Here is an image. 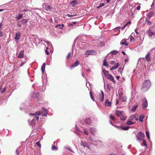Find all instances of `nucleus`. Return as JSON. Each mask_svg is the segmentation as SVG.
Here are the masks:
<instances>
[{"label": "nucleus", "mask_w": 155, "mask_h": 155, "mask_svg": "<svg viewBox=\"0 0 155 155\" xmlns=\"http://www.w3.org/2000/svg\"><path fill=\"white\" fill-rule=\"evenodd\" d=\"M151 86V82L150 80H146L144 81L142 84V87L141 90L142 92H144L147 91Z\"/></svg>", "instance_id": "1"}, {"label": "nucleus", "mask_w": 155, "mask_h": 155, "mask_svg": "<svg viewBox=\"0 0 155 155\" xmlns=\"http://www.w3.org/2000/svg\"><path fill=\"white\" fill-rule=\"evenodd\" d=\"M42 111H39L35 112V113H30L29 114L32 116H34V117L33 119L32 122L30 124L32 126H35V120L37 121L39 120V117L38 115H40L43 113Z\"/></svg>", "instance_id": "2"}, {"label": "nucleus", "mask_w": 155, "mask_h": 155, "mask_svg": "<svg viewBox=\"0 0 155 155\" xmlns=\"http://www.w3.org/2000/svg\"><path fill=\"white\" fill-rule=\"evenodd\" d=\"M115 114L122 120H124L126 119L127 117L123 111L116 110Z\"/></svg>", "instance_id": "3"}, {"label": "nucleus", "mask_w": 155, "mask_h": 155, "mask_svg": "<svg viewBox=\"0 0 155 155\" xmlns=\"http://www.w3.org/2000/svg\"><path fill=\"white\" fill-rule=\"evenodd\" d=\"M148 34L149 37L154 35H155V27L153 26L150 27Z\"/></svg>", "instance_id": "4"}, {"label": "nucleus", "mask_w": 155, "mask_h": 155, "mask_svg": "<svg viewBox=\"0 0 155 155\" xmlns=\"http://www.w3.org/2000/svg\"><path fill=\"white\" fill-rule=\"evenodd\" d=\"M85 57H87L88 55H95L96 54V51L94 50H88L85 52Z\"/></svg>", "instance_id": "5"}, {"label": "nucleus", "mask_w": 155, "mask_h": 155, "mask_svg": "<svg viewBox=\"0 0 155 155\" xmlns=\"http://www.w3.org/2000/svg\"><path fill=\"white\" fill-rule=\"evenodd\" d=\"M144 137V134L142 132H139L137 135L136 137L137 139L139 140H142Z\"/></svg>", "instance_id": "6"}, {"label": "nucleus", "mask_w": 155, "mask_h": 155, "mask_svg": "<svg viewBox=\"0 0 155 155\" xmlns=\"http://www.w3.org/2000/svg\"><path fill=\"white\" fill-rule=\"evenodd\" d=\"M143 103L142 107L143 109H146L148 106V102L146 99L144 98L142 100Z\"/></svg>", "instance_id": "7"}, {"label": "nucleus", "mask_w": 155, "mask_h": 155, "mask_svg": "<svg viewBox=\"0 0 155 155\" xmlns=\"http://www.w3.org/2000/svg\"><path fill=\"white\" fill-rule=\"evenodd\" d=\"M45 7L46 10L48 12L51 11L53 9V7L52 6L48 5V4L45 5Z\"/></svg>", "instance_id": "8"}, {"label": "nucleus", "mask_w": 155, "mask_h": 155, "mask_svg": "<svg viewBox=\"0 0 155 155\" xmlns=\"http://www.w3.org/2000/svg\"><path fill=\"white\" fill-rule=\"evenodd\" d=\"M106 77L108 79H109L111 80L112 81L114 82V83H116V82L114 79V77L112 75L110 74H109Z\"/></svg>", "instance_id": "9"}, {"label": "nucleus", "mask_w": 155, "mask_h": 155, "mask_svg": "<svg viewBox=\"0 0 155 155\" xmlns=\"http://www.w3.org/2000/svg\"><path fill=\"white\" fill-rule=\"evenodd\" d=\"M81 145L83 146L84 147H86L90 149L89 146L86 142L81 141Z\"/></svg>", "instance_id": "10"}, {"label": "nucleus", "mask_w": 155, "mask_h": 155, "mask_svg": "<svg viewBox=\"0 0 155 155\" xmlns=\"http://www.w3.org/2000/svg\"><path fill=\"white\" fill-rule=\"evenodd\" d=\"M92 120H92L91 118H86L84 120V121L86 124H87L90 125L92 123Z\"/></svg>", "instance_id": "11"}, {"label": "nucleus", "mask_w": 155, "mask_h": 155, "mask_svg": "<svg viewBox=\"0 0 155 155\" xmlns=\"http://www.w3.org/2000/svg\"><path fill=\"white\" fill-rule=\"evenodd\" d=\"M101 93L99 94V98L100 101H103L104 99V94L102 91H101Z\"/></svg>", "instance_id": "12"}, {"label": "nucleus", "mask_w": 155, "mask_h": 155, "mask_svg": "<svg viewBox=\"0 0 155 155\" xmlns=\"http://www.w3.org/2000/svg\"><path fill=\"white\" fill-rule=\"evenodd\" d=\"M104 105L106 106L110 107L111 106V102L109 101L108 99H107L106 100L104 103Z\"/></svg>", "instance_id": "13"}, {"label": "nucleus", "mask_w": 155, "mask_h": 155, "mask_svg": "<svg viewBox=\"0 0 155 155\" xmlns=\"http://www.w3.org/2000/svg\"><path fill=\"white\" fill-rule=\"evenodd\" d=\"M24 50H22L20 51L18 56V58H23L24 57Z\"/></svg>", "instance_id": "14"}, {"label": "nucleus", "mask_w": 155, "mask_h": 155, "mask_svg": "<svg viewBox=\"0 0 155 155\" xmlns=\"http://www.w3.org/2000/svg\"><path fill=\"white\" fill-rule=\"evenodd\" d=\"M20 37V33L19 32H17L16 33L15 37V39L16 41H18Z\"/></svg>", "instance_id": "15"}, {"label": "nucleus", "mask_w": 155, "mask_h": 155, "mask_svg": "<svg viewBox=\"0 0 155 155\" xmlns=\"http://www.w3.org/2000/svg\"><path fill=\"white\" fill-rule=\"evenodd\" d=\"M70 4H71L73 7H74L78 4V1L76 0L70 2Z\"/></svg>", "instance_id": "16"}, {"label": "nucleus", "mask_w": 155, "mask_h": 155, "mask_svg": "<svg viewBox=\"0 0 155 155\" xmlns=\"http://www.w3.org/2000/svg\"><path fill=\"white\" fill-rule=\"evenodd\" d=\"M126 40H125V39H123L121 41L120 44L122 45H124L125 46H127L128 45V43L126 42Z\"/></svg>", "instance_id": "17"}, {"label": "nucleus", "mask_w": 155, "mask_h": 155, "mask_svg": "<svg viewBox=\"0 0 155 155\" xmlns=\"http://www.w3.org/2000/svg\"><path fill=\"white\" fill-rule=\"evenodd\" d=\"M150 53H147L145 56V59L147 60V61H150Z\"/></svg>", "instance_id": "18"}, {"label": "nucleus", "mask_w": 155, "mask_h": 155, "mask_svg": "<svg viewBox=\"0 0 155 155\" xmlns=\"http://www.w3.org/2000/svg\"><path fill=\"white\" fill-rule=\"evenodd\" d=\"M28 21V20L27 19H23L20 21L19 22H21L22 24H24L27 23Z\"/></svg>", "instance_id": "19"}, {"label": "nucleus", "mask_w": 155, "mask_h": 155, "mask_svg": "<svg viewBox=\"0 0 155 155\" xmlns=\"http://www.w3.org/2000/svg\"><path fill=\"white\" fill-rule=\"evenodd\" d=\"M78 64L79 62L78 61H77L71 65V68L74 67H75L77 66L78 65Z\"/></svg>", "instance_id": "20"}, {"label": "nucleus", "mask_w": 155, "mask_h": 155, "mask_svg": "<svg viewBox=\"0 0 155 155\" xmlns=\"http://www.w3.org/2000/svg\"><path fill=\"white\" fill-rule=\"evenodd\" d=\"M89 131L91 133L94 135L96 131L95 128L94 127H92L90 129Z\"/></svg>", "instance_id": "21"}, {"label": "nucleus", "mask_w": 155, "mask_h": 155, "mask_svg": "<svg viewBox=\"0 0 155 155\" xmlns=\"http://www.w3.org/2000/svg\"><path fill=\"white\" fill-rule=\"evenodd\" d=\"M64 27V25L62 24L61 25L60 24H58L57 25H56L55 26L56 28H58V27L59 28L61 29H62L63 27Z\"/></svg>", "instance_id": "22"}, {"label": "nucleus", "mask_w": 155, "mask_h": 155, "mask_svg": "<svg viewBox=\"0 0 155 155\" xmlns=\"http://www.w3.org/2000/svg\"><path fill=\"white\" fill-rule=\"evenodd\" d=\"M126 124L128 125H131L134 124V123L131 120L129 119L127 120Z\"/></svg>", "instance_id": "23"}, {"label": "nucleus", "mask_w": 155, "mask_h": 155, "mask_svg": "<svg viewBox=\"0 0 155 155\" xmlns=\"http://www.w3.org/2000/svg\"><path fill=\"white\" fill-rule=\"evenodd\" d=\"M145 22L147 24V25L149 26H150L152 24V22L149 21L147 18H146L145 21Z\"/></svg>", "instance_id": "24"}, {"label": "nucleus", "mask_w": 155, "mask_h": 155, "mask_svg": "<svg viewBox=\"0 0 155 155\" xmlns=\"http://www.w3.org/2000/svg\"><path fill=\"white\" fill-rule=\"evenodd\" d=\"M45 67V63H44L43 64V65L41 67V70L43 73L44 72Z\"/></svg>", "instance_id": "25"}, {"label": "nucleus", "mask_w": 155, "mask_h": 155, "mask_svg": "<svg viewBox=\"0 0 155 155\" xmlns=\"http://www.w3.org/2000/svg\"><path fill=\"white\" fill-rule=\"evenodd\" d=\"M120 128H121V129L123 130H128L129 128V127L127 126H126L124 127H121Z\"/></svg>", "instance_id": "26"}, {"label": "nucleus", "mask_w": 155, "mask_h": 155, "mask_svg": "<svg viewBox=\"0 0 155 155\" xmlns=\"http://www.w3.org/2000/svg\"><path fill=\"white\" fill-rule=\"evenodd\" d=\"M39 96V94L37 92H35L34 94V97L35 98L37 99Z\"/></svg>", "instance_id": "27"}, {"label": "nucleus", "mask_w": 155, "mask_h": 155, "mask_svg": "<svg viewBox=\"0 0 155 155\" xmlns=\"http://www.w3.org/2000/svg\"><path fill=\"white\" fill-rule=\"evenodd\" d=\"M118 51L116 50H114L110 52V53L112 54V55H115L117 54Z\"/></svg>", "instance_id": "28"}, {"label": "nucleus", "mask_w": 155, "mask_h": 155, "mask_svg": "<svg viewBox=\"0 0 155 155\" xmlns=\"http://www.w3.org/2000/svg\"><path fill=\"white\" fill-rule=\"evenodd\" d=\"M103 73L104 74V75L105 77H106L109 74L108 73V71H107L105 70L104 69H103Z\"/></svg>", "instance_id": "29"}, {"label": "nucleus", "mask_w": 155, "mask_h": 155, "mask_svg": "<svg viewBox=\"0 0 155 155\" xmlns=\"http://www.w3.org/2000/svg\"><path fill=\"white\" fill-rule=\"evenodd\" d=\"M137 106H138L137 105H135L134 106L132 109L131 111H134L136 110Z\"/></svg>", "instance_id": "30"}, {"label": "nucleus", "mask_w": 155, "mask_h": 155, "mask_svg": "<svg viewBox=\"0 0 155 155\" xmlns=\"http://www.w3.org/2000/svg\"><path fill=\"white\" fill-rule=\"evenodd\" d=\"M103 65L105 66H106V67H107L108 66V64L106 59H104V60Z\"/></svg>", "instance_id": "31"}, {"label": "nucleus", "mask_w": 155, "mask_h": 155, "mask_svg": "<svg viewBox=\"0 0 155 155\" xmlns=\"http://www.w3.org/2000/svg\"><path fill=\"white\" fill-rule=\"evenodd\" d=\"M135 118V115H133L130 117L129 119L131 120H134Z\"/></svg>", "instance_id": "32"}, {"label": "nucleus", "mask_w": 155, "mask_h": 155, "mask_svg": "<svg viewBox=\"0 0 155 155\" xmlns=\"http://www.w3.org/2000/svg\"><path fill=\"white\" fill-rule=\"evenodd\" d=\"M89 94L90 95V97L92 99V100L93 101H94V97H93V95H92V92L91 91H90L89 92Z\"/></svg>", "instance_id": "33"}, {"label": "nucleus", "mask_w": 155, "mask_h": 155, "mask_svg": "<svg viewBox=\"0 0 155 155\" xmlns=\"http://www.w3.org/2000/svg\"><path fill=\"white\" fill-rule=\"evenodd\" d=\"M144 118V116L143 115H141L139 117V120L140 121H143V119Z\"/></svg>", "instance_id": "34"}, {"label": "nucleus", "mask_w": 155, "mask_h": 155, "mask_svg": "<svg viewBox=\"0 0 155 155\" xmlns=\"http://www.w3.org/2000/svg\"><path fill=\"white\" fill-rule=\"evenodd\" d=\"M121 99L122 100L123 102H126L127 101V97L126 96L123 97Z\"/></svg>", "instance_id": "35"}, {"label": "nucleus", "mask_w": 155, "mask_h": 155, "mask_svg": "<svg viewBox=\"0 0 155 155\" xmlns=\"http://www.w3.org/2000/svg\"><path fill=\"white\" fill-rule=\"evenodd\" d=\"M119 98L120 99H121L123 97H122L123 93L120 92L119 93Z\"/></svg>", "instance_id": "36"}, {"label": "nucleus", "mask_w": 155, "mask_h": 155, "mask_svg": "<svg viewBox=\"0 0 155 155\" xmlns=\"http://www.w3.org/2000/svg\"><path fill=\"white\" fill-rule=\"evenodd\" d=\"M23 15L22 14L19 15L18 16L17 18V20H19L23 17Z\"/></svg>", "instance_id": "37"}, {"label": "nucleus", "mask_w": 155, "mask_h": 155, "mask_svg": "<svg viewBox=\"0 0 155 155\" xmlns=\"http://www.w3.org/2000/svg\"><path fill=\"white\" fill-rule=\"evenodd\" d=\"M104 4L103 3H101L100 4V5L99 6H97V8H100L104 6Z\"/></svg>", "instance_id": "38"}, {"label": "nucleus", "mask_w": 155, "mask_h": 155, "mask_svg": "<svg viewBox=\"0 0 155 155\" xmlns=\"http://www.w3.org/2000/svg\"><path fill=\"white\" fill-rule=\"evenodd\" d=\"M120 65L119 64V63H117L113 67H114V68L116 69Z\"/></svg>", "instance_id": "39"}, {"label": "nucleus", "mask_w": 155, "mask_h": 155, "mask_svg": "<svg viewBox=\"0 0 155 155\" xmlns=\"http://www.w3.org/2000/svg\"><path fill=\"white\" fill-rule=\"evenodd\" d=\"M143 140V145L145 146L146 147H147V144L146 142V141L145 140H144L143 139L142 140Z\"/></svg>", "instance_id": "40"}, {"label": "nucleus", "mask_w": 155, "mask_h": 155, "mask_svg": "<svg viewBox=\"0 0 155 155\" xmlns=\"http://www.w3.org/2000/svg\"><path fill=\"white\" fill-rule=\"evenodd\" d=\"M146 135L147 138L149 139H150V136L149 135V133L147 131L146 132Z\"/></svg>", "instance_id": "41"}, {"label": "nucleus", "mask_w": 155, "mask_h": 155, "mask_svg": "<svg viewBox=\"0 0 155 155\" xmlns=\"http://www.w3.org/2000/svg\"><path fill=\"white\" fill-rule=\"evenodd\" d=\"M153 15V12H150L149 14V19L151 18V17Z\"/></svg>", "instance_id": "42"}, {"label": "nucleus", "mask_w": 155, "mask_h": 155, "mask_svg": "<svg viewBox=\"0 0 155 155\" xmlns=\"http://www.w3.org/2000/svg\"><path fill=\"white\" fill-rule=\"evenodd\" d=\"M110 118L112 119L114 121L115 120L114 117L112 115H110Z\"/></svg>", "instance_id": "43"}, {"label": "nucleus", "mask_w": 155, "mask_h": 155, "mask_svg": "<svg viewBox=\"0 0 155 155\" xmlns=\"http://www.w3.org/2000/svg\"><path fill=\"white\" fill-rule=\"evenodd\" d=\"M36 144L38 146L40 147H41V145L40 144V142L39 141L37 142H36Z\"/></svg>", "instance_id": "44"}, {"label": "nucleus", "mask_w": 155, "mask_h": 155, "mask_svg": "<svg viewBox=\"0 0 155 155\" xmlns=\"http://www.w3.org/2000/svg\"><path fill=\"white\" fill-rule=\"evenodd\" d=\"M84 133L86 135H88L89 134L88 131L86 130H84Z\"/></svg>", "instance_id": "45"}, {"label": "nucleus", "mask_w": 155, "mask_h": 155, "mask_svg": "<svg viewBox=\"0 0 155 155\" xmlns=\"http://www.w3.org/2000/svg\"><path fill=\"white\" fill-rule=\"evenodd\" d=\"M71 53L70 52L68 54V55L67 56V59H69L70 58V57L71 56Z\"/></svg>", "instance_id": "46"}, {"label": "nucleus", "mask_w": 155, "mask_h": 155, "mask_svg": "<svg viewBox=\"0 0 155 155\" xmlns=\"http://www.w3.org/2000/svg\"><path fill=\"white\" fill-rule=\"evenodd\" d=\"M52 149L53 150H57V148L55 146H52Z\"/></svg>", "instance_id": "47"}, {"label": "nucleus", "mask_w": 155, "mask_h": 155, "mask_svg": "<svg viewBox=\"0 0 155 155\" xmlns=\"http://www.w3.org/2000/svg\"><path fill=\"white\" fill-rule=\"evenodd\" d=\"M3 33L2 32H1V30H0V37H2L3 36Z\"/></svg>", "instance_id": "48"}, {"label": "nucleus", "mask_w": 155, "mask_h": 155, "mask_svg": "<svg viewBox=\"0 0 155 155\" xmlns=\"http://www.w3.org/2000/svg\"><path fill=\"white\" fill-rule=\"evenodd\" d=\"M42 110H43L45 113H48V111L45 108H42Z\"/></svg>", "instance_id": "49"}, {"label": "nucleus", "mask_w": 155, "mask_h": 155, "mask_svg": "<svg viewBox=\"0 0 155 155\" xmlns=\"http://www.w3.org/2000/svg\"><path fill=\"white\" fill-rule=\"evenodd\" d=\"M67 15L69 17H72L75 16L74 15H71L69 14H68Z\"/></svg>", "instance_id": "50"}, {"label": "nucleus", "mask_w": 155, "mask_h": 155, "mask_svg": "<svg viewBox=\"0 0 155 155\" xmlns=\"http://www.w3.org/2000/svg\"><path fill=\"white\" fill-rule=\"evenodd\" d=\"M5 90H6V88L5 87L4 88V89L2 91H1V93H4L5 91Z\"/></svg>", "instance_id": "51"}, {"label": "nucleus", "mask_w": 155, "mask_h": 155, "mask_svg": "<svg viewBox=\"0 0 155 155\" xmlns=\"http://www.w3.org/2000/svg\"><path fill=\"white\" fill-rule=\"evenodd\" d=\"M45 53L47 55H49V53L48 51L47 50H45Z\"/></svg>", "instance_id": "52"}, {"label": "nucleus", "mask_w": 155, "mask_h": 155, "mask_svg": "<svg viewBox=\"0 0 155 155\" xmlns=\"http://www.w3.org/2000/svg\"><path fill=\"white\" fill-rule=\"evenodd\" d=\"M127 26V25H126V24L124 25V26H123L121 28V30H123V29H124Z\"/></svg>", "instance_id": "53"}, {"label": "nucleus", "mask_w": 155, "mask_h": 155, "mask_svg": "<svg viewBox=\"0 0 155 155\" xmlns=\"http://www.w3.org/2000/svg\"><path fill=\"white\" fill-rule=\"evenodd\" d=\"M2 23H0V30H1L2 28Z\"/></svg>", "instance_id": "54"}, {"label": "nucleus", "mask_w": 155, "mask_h": 155, "mask_svg": "<svg viewBox=\"0 0 155 155\" xmlns=\"http://www.w3.org/2000/svg\"><path fill=\"white\" fill-rule=\"evenodd\" d=\"M140 6H139L137 8V9L138 10H139L140 9Z\"/></svg>", "instance_id": "55"}, {"label": "nucleus", "mask_w": 155, "mask_h": 155, "mask_svg": "<svg viewBox=\"0 0 155 155\" xmlns=\"http://www.w3.org/2000/svg\"><path fill=\"white\" fill-rule=\"evenodd\" d=\"M47 114H48V113H46L45 114H43L42 115V116H46Z\"/></svg>", "instance_id": "56"}, {"label": "nucleus", "mask_w": 155, "mask_h": 155, "mask_svg": "<svg viewBox=\"0 0 155 155\" xmlns=\"http://www.w3.org/2000/svg\"><path fill=\"white\" fill-rule=\"evenodd\" d=\"M134 39V38L132 36H131L130 37V40L131 41H132Z\"/></svg>", "instance_id": "57"}, {"label": "nucleus", "mask_w": 155, "mask_h": 155, "mask_svg": "<svg viewBox=\"0 0 155 155\" xmlns=\"http://www.w3.org/2000/svg\"><path fill=\"white\" fill-rule=\"evenodd\" d=\"M152 51H153L154 53L155 54V48H153L151 49Z\"/></svg>", "instance_id": "58"}, {"label": "nucleus", "mask_w": 155, "mask_h": 155, "mask_svg": "<svg viewBox=\"0 0 155 155\" xmlns=\"http://www.w3.org/2000/svg\"><path fill=\"white\" fill-rule=\"evenodd\" d=\"M121 53H122L124 55H126V54H125V53L124 51H122L121 52Z\"/></svg>", "instance_id": "59"}, {"label": "nucleus", "mask_w": 155, "mask_h": 155, "mask_svg": "<svg viewBox=\"0 0 155 155\" xmlns=\"http://www.w3.org/2000/svg\"><path fill=\"white\" fill-rule=\"evenodd\" d=\"M131 24V22L130 21L129 22H128L127 24H126V25H127L128 24Z\"/></svg>", "instance_id": "60"}, {"label": "nucleus", "mask_w": 155, "mask_h": 155, "mask_svg": "<svg viewBox=\"0 0 155 155\" xmlns=\"http://www.w3.org/2000/svg\"><path fill=\"white\" fill-rule=\"evenodd\" d=\"M20 22H18V24H17V25H18V26H19V27H20V26H21V24H19V23H20Z\"/></svg>", "instance_id": "61"}, {"label": "nucleus", "mask_w": 155, "mask_h": 155, "mask_svg": "<svg viewBox=\"0 0 155 155\" xmlns=\"http://www.w3.org/2000/svg\"><path fill=\"white\" fill-rule=\"evenodd\" d=\"M120 28V27H118L117 28H115L114 29L115 31H116V30H117L118 28Z\"/></svg>", "instance_id": "62"}, {"label": "nucleus", "mask_w": 155, "mask_h": 155, "mask_svg": "<svg viewBox=\"0 0 155 155\" xmlns=\"http://www.w3.org/2000/svg\"><path fill=\"white\" fill-rule=\"evenodd\" d=\"M120 78V76H117L116 77V78L117 80H118Z\"/></svg>", "instance_id": "63"}, {"label": "nucleus", "mask_w": 155, "mask_h": 155, "mask_svg": "<svg viewBox=\"0 0 155 155\" xmlns=\"http://www.w3.org/2000/svg\"><path fill=\"white\" fill-rule=\"evenodd\" d=\"M115 63V62L114 61H112L111 62V64H114Z\"/></svg>", "instance_id": "64"}]
</instances>
